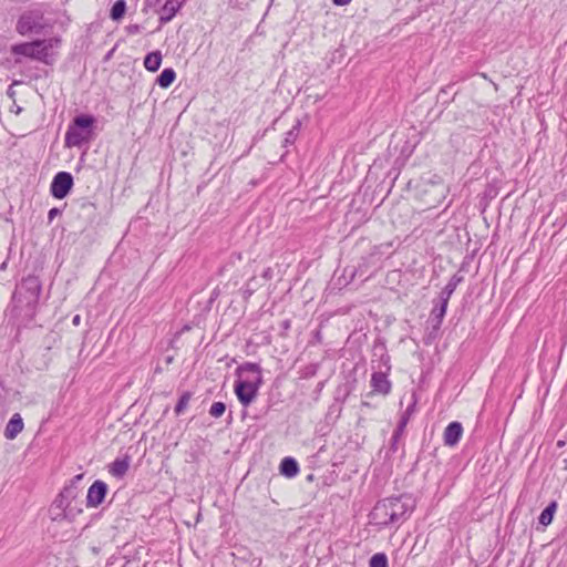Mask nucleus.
<instances>
[{"label": "nucleus", "mask_w": 567, "mask_h": 567, "mask_svg": "<svg viewBox=\"0 0 567 567\" xmlns=\"http://www.w3.org/2000/svg\"><path fill=\"white\" fill-rule=\"evenodd\" d=\"M44 28L43 14L39 10H30L23 12L16 25V30L20 35L38 33Z\"/></svg>", "instance_id": "5"}, {"label": "nucleus", "mask_w": 567, "mask_h": 567, "mask_svg": "<svg viewBox=\"0 0 567 567\" xmlns=\"http://www.w3.org/2000/svg\"><path fill=\"white\" fill-rule=\"evenodd\" d=\"M23 430V421L19 413L12 415L10 421L8 422L4 429V436L8 440H13L20 434Z\"/></svg>", "instance_id": "13"}, {"label": "nucleus", "mask_w": 567, "mask_h": 567, "mask_svg": "<svg viewBox=\"0 0 567 567\" xmlns=\"http://www.w3.org/2000/svg\"><path fill=\"white\" fill-rule=\"evenodd\" d=\"M184 0H166L161 10L159 22L165 24L169 22L181 9Z\"/></svg>", "instance_id": "12"}, {"label": "nucleus", "mask_w": 567, "mask_h": 567, "mask_svg": "<svg viewBox=\"0 0 567 567\" xmlns=\"http://www.w3.org/2000/svg\"><path fill=\"white\" fill-rule=\"evenodd\" d=\"M372 393L386 395L390 393L392 384L388 379L386 372H373L370 381Z\"/></svg>", "instance_id": "8"}, {"label": "nucleus", "mask_w": 567, "mask_h": 567, "mask_svg": "<svg viewBox=\"0 0 567 567\" xmlns=\"http://www.w3.org/2000/svg\"><path fill=\"white\" fill-rule=\"evenodd\" d=\"M96 120L93 115L82 114L75 116L70 123L65 133L66 147H82L94 138V124Z\"/></svg>", "instance_id": "4"}, {"label": "nucleus", "mask_w": 567, "mask_h": 567, "mask_svg": "<svg viewBox=\"0 0 567 567\" xmlns=\"http://www.w3.org/2000/svg\"><path fill=\"white\" fill-rule=\"evenodd\" d=\"M556 509H557V503L555 501H553L540 513V515L538 517L539 524L543 525V526H548L551 523V520H553V517H554V514H555Z\"/></svg>", "instance_id": "20"}, {"label": "nucleus", "mask_w": 567, "mask_h": 567, "mask_svg": "<svg viewBox=\"0 0 567 567\" xmlns=\"http://www.w3.org/2000/svg\"><path fill=\"white\" fill-rule=\"evenodd\" d=\"M280 472L287 477H293L299 472L298 463L292 457H285L280 463Z\"/></svg>", "instance_id": "15"}, {"label": "nucleus", "mask_w": 567, "mask_h": 567, "mask_svg": "<svg viewBox=\"0 0 567 567\" xmlns=\"http://www.w3.org/2000/svg\"><path fill=\"white\" fill-rule=\"evenodd\" d=\"M127 32L130 34H135L140 32V25L138 24H131L127 27Z\"/></svg>", "instance_id": "30"}, {"label": "nucleus", "mask_w": 567, "mask_h": 567, "mask_svg": "<svg viewBox=\"0 0 567 567\" xmlns=\"http://www.w3.org/2000/svg\"><path fill=\"white\" fill-rule=\"evenodd\" d=\"M76 496V488L75 486H66L64 487L61 493L55 497L52 505L54 509H61L64 511L68 508L69 503L73 501Z\"/></svg>", "instance_id": "11"}, {"label": "nucleus", "mask_w": 567, "mask_h": 567, "mask_svg": "<svg viewBox=\"0 0 567 567\" xmlns=\"http://www.w3.org/2000/svg\"><path fill=\"white\" fill-rule=\"evenodd\" d=\"M389 358H386L385 365H386V372L390 371L391 367L388 364Z\"/></svg>", "instance_id": "35"}, {"label": "nucleus", "mask_w": 567, "mask_h": 567, "mask_svg": "<svg viewBox=\"0 0 567 567\" xmlns=\"http://www.w3.org/2000/svg\"><path fill=\"white\" fill-rule=\"evenodd\" d=\"M370 567H388V558L383 553L374 554L370 559Z\"/></svg>", "instance_id": "24"}, {"label": "nucleus", "mask_w": 567, "mask_h": 567, "mask_svg": "<svg viewBox=\"0 0 567 567\" xmlns=\"http://www.w3.org/2000/svg\"><path fill=\"white\" fill-rule=\"evenodd\" d=\"M332 1H333V3H334L336 6H347V4H349L352 0H332Z\"/></svg>", "instance_id": "31"}, {"label": "nucleus", "mask_w": 567, "mask_h": 567, "mask_svg": "<svg viewBox=\"0 0 567 567\" xmlns=\"http://www.w3.org/2000/svg\"><path fill=\"white\" fill-rule=\"evenodd\" d=\"M463 434V426L460 422L454 421L450 423L443 434L444 444L446 446H455L461 440Z\"/></svg>", "instance_id": "10"}, {"label": "nucleus", "mask_w": 567, "mask_h": 567, "mask_svg": "<svg viewBox=\"0 0 567 567\" xmlns=\"http://www.w3.org/2000/svg\"><path fill=\"white\" fill-rule=\"evenodd\" d=\"M107 493V485L103 481H95L87 489V507H97L101 505Z\"/></svg>", "instance_id": "7"}, {"label": "nucleus", "mask_w": 567, "mask_h": 567, "mask_svg": "<svg viewBox=\"0 0 567 567\" xmlns=\"http://www.w3.org/2000/svg\"><path fill=\"white\" fill-rule=\"evenodd\" d=\"M408 422H409V416L405 413L401 416V420L396 426L395 431H398V434H402L404 432Z\"/></svg>", "instance_id": "28"}, {"label": "nucleus", "mask_w": 567, "mask_h": 567, "mask_svg": "<svg viewBox=\"0 0 567 567\" xmlns=\"http://www.w3.org/2000/svg\"><path fill=\"white\" fill-rule=\"evenodd\" d=\"M73 323L76 326L80 323V316L76 315L74 318H73Z\"/></svg>", "instance_id": "32"}, {"label": "nucleus", "mask_w": 567, "mask_h": 567, "mask_svg": "<svg viewBox=\"0 0 567 567\" xmlns=\"http://www.w3.org/2000/svg\"><path fill=\"white\" fill-rule=\"evenodd\" d=\"M159 0H147L148 6H155Z\"/></svg>", "instance_id": "34"}, {"label": "nucleus", "mask_w": 567, "mask_h": 567, "mask_svg": "<svg viewBox=\"0 0 567 567\" xmlns=\"http://www.w3.org/2000/svg\"><path fill=\"white\" fill-rule=\"evenodd\" d=\"M462 278L461 277H457L456 275H454L450 281L447 282V285L442 289L441 293H440V299L444 300V301H447L450 300L451 296L453 295V292L455 291L457 285L461 282Z\"/></svg>", "instance_id": "19"}, {"label": "nucleus", "mask_w": 567, "mask_h": 567, "mask_svg": "<svg viewBox=\"0 0 567 567\" xmlns=\"http://www.w3.org/2000/svg\"><path fill=\"white\" fill-rule=\"evenodd\" d=\"M412 509L413 503L410 497H389L377 503L371 518L375 525L389 526L405 520Z\"/></svg>", "instance_id": "1"}, {"label": "nucleus", "mask_w": 567, "mask_h": 567, "mask_svg": "<svg viewBox=\"0 0 567 567\" xmlns=\"http://www.w3.org/2000/svg\"><path fill=\"white\" fill-rule=\"evenodd\" d=\"M226 411V405L223 402H215L209 409V414L213 417H220Z\"/></svg>", "instance_id": "25"}, {"label": "nucleus", "mask_w": 567, "mask_h": 567, "mask_svg": "<svg viewBox=\"0 0 567 567\" xmlns=\"http://www.w3.org/2000/svg\"><path fill=\"white\" fill-rule=\"evenodd\" d=\"M49 513L52 520L61 522L65 519V511L63 508L54 509L52 504L50 506Z\"/></svg>", "instance_id": "26"}, {"label": "nucleus", "mask_w": 567, "mask_h": 567, "mask_svg": "<svg viewBox=\"0 0 567 567\" xmlns=\"http://www.w3.org/2000/svg\"><path fill=\"white\" fill-rule=\"evenodd\" d=\"M81 478H82V474L76 475V476L74 477V480H75V481H80Z\"/></svg>", "instance_id": "36"}, {"label": "nucleus", "mask_w": 567, "mask_h": 567, "mask_svg": "<svg viewBox=\"0 0 567 567\" xmlns=\"http://www.w3.org/2000/svg\"><path fill=\"white\" fill-rule=\"evenodd\" d=\"M238 380L235 382V393L243 406L247 408L257 398L262 384L261 368L257 363L246 362L236 369Z\"/></svg>", "instance_id": "2"}, {"label": "nucleus", "mask_w": 567, "mask_h": 567, "mask_svg": "<svg viewBox=\"0 0 567 567\" xmlns=\"http://www.w3.org/2000/svg\"><path fill=\"white\" fill-rule=\"evenodd\" d=\"M126 10V2L124 0H117L111 9V18L115 21L123 18Z\"/></svg>", "instance_id": "22"}, {"label": "nucleus", "mask_w": 567, "mask_h": 567, "mask_svg": "<svg viewBox=\"0 0 567 567\" xmlns=\"http://www.w3.org/2000/svg\"><path fill=\"white\" fill-rule=\"evenodd\" d=\"M25 290L29 293V303H35L41 292V285L35 277L24 279L19 288L18 293L21 295Z\"/></svg>", "instance_id": "9"}, {"label": "nucleus", "mask_w": 567, "mask_h": 567, "mask_svg": "<svg viewBox=\"0 0 567 567\" xmlns=\"http://www.w3.org/2000/svg\"><path fill=\"white\" fill-rule=\"evenodd\" d=\"M162 63V54L159 51L148 53L144 59V66L151 72H155L159 69Z\"/></svg>", "instance_id": "17"}, {"label": "nucleus", "mask_w": 567, "mask_h": 567, "mask_svg": "<svg viewBox=\"0 0 567 567\" xmlns=\"http://www.w3.org/2000/svg\"><path fill=\"white\" fill-rule=\"evenodd\" d=\"M82 512V501H80L76 495L65 509V520L73 522Z\"/></svg>", "instance_id": "18"}, {"label": "nucleus", "mask_w": 567, "mask_h": 567, "mask_svg": "<svg viewBox=\"0 0 567 567\" xmlns=\"http://www.w3.org/2000/svg\"><path fill=\"white\" fill-rule=\"evenodd\" d=\"M447 301H444L442 299L439 300V303L434 306L431 312L432 320H435L434 328H439L443 321V318L446 313L447 309Z\"/></svg>", "instance_id": "16"}, {"label": "nucleus", "mask_w": 567, "mask_h": 567, "mask_svg": "<svg viewBox=\"0 0 567 567\" xmlns=\"http://www.w3.org/2000/svg\"><path fill=\"white\" fill-rule=\"evenodd\" d=\"M175 78H176L175 71L173 69L168 68V69H164L162 71V73L157 78L156 82L161 87L166 89L174 82Z\"/></svg>", "instance_id": "21"}, {"label": "nucleus", "mask_w": 567, "mask_h": 567, "mask_svg": "<svg viewBox=\"0 0 567 567\" xmlns=\"http://www.w3.org/2000/svg\"><path fill=\"white\" fill-rule=\"evenodd\" d=\"M190 398H192L190 392H184L181 395V398L175 406V413L177 415L182 414L187 409Z\"/></svg>", "instance_id": "23"}, {"label": "nucleus", "mask_w": 567, "mask_h": 567, "mask_svg": "<svg viewBox=\"0 0 567 567\" xmlns=\"http://www.w3.org/2000/svg\"><path fill=\"white\" fill-rule=\"evenodd\" d=\"M59 214H60V209H59V208H55V207H54V208H51V209L49 210V214H48L49 220H50V221H51V220H53V218H54L55 216H58Z\"/></svg>", "instance_id": "29"}, {"label": "nucleus", "mask_w": 567, "mask_h": 567, "mask_svg": "<svg viewBox=\"0 0 567 567\" xmlns=\"http://www.w3.org/2000/svg\"><path fill=\"white\" fill-rule=\"evenodd\" d=\"M297 131H298V127L295 126L292 130H290L289 132L286 133L285 145L295 143V141L297 138Z\"/></svg>", "instance_id": "27"}, {"label": "nucleus", "mask_w": 567, "mask_h": 567, "mask_svg": "<svg viewBox=\"0 0 567 567\" xmlns=\"http://www.w3.org/2000/svg\"><path fill=\"white\" fill-rule=\"evenodd\" d=\"M131 457L125 455L122 458H116L110 464L109 472L114 477H123L130 468Z\"/></svg>", "instance_id": "14"}, {"label": "nucleus", "mask_w": 567, "mask_h": 567, "mask_svg": "<svg viewBox=\"0 0 567 567\" xmlns=\"http://www.w3.org/2000/svg\"><path fill=\"white\" fill-rule=\"evenodd\" d=\"M73 186V177L68 172H59L51 183L50 192L54 198L63 199Z\"/></svg>", "instance_id": "6"}, {"label": "nucleus", "mask_w": 567, "mask_h": 567, "mask_svg": "<svg viewBox=\"0 0 567 567\" xmlns=\"http://www.w3.org/2000/svg\"><path fill=\"white\" fill-rule=\"evenodd\" d=\"M402 434H398V431H394L392 435V440H399Z\"/></svg>", "instance_id": "33"}, {"label": "nucleus", "mask_w": 567, "mask_h": 567, "mask_svg": "<svg viewBox=\"0 0 567 567\" xmlns=\"http://www.w3.org/2000/svg\"><path fill=\"white\" fill-rule=\"evenodd\" d=\"M58 42V40L53 39L22 42L13 44L10 49V52L16 56L14 62L17 64L21 63V56L42 62L44 64H51L52 58L50 50L53 48V44Z\"/></svg>", "instance_id": "3"}]
</instances>
